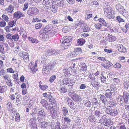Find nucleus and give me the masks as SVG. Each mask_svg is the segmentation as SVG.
I'll return each mask as SVG.
<instances>
[{
  "label": "nucleus",
  "instance_id": "f257e3e1",
  "mask_svg": "<svg viewBox=\"0 0 129 129\" xmlns=\"http://www.w3.org/2000/svg\"><path fill=\"white\" fill-rule=\"evenodd\" d=\"M123 97L120 95L117 98V100L119 104L122 106L125 105L128 103L129 94L127 92H124L123 93Z\"/></svg>",
  "mask_w": 129,
  "mask_h": 129
},
{
  "label": "nucleus",
  "instance_id": "f03ea898",
  "mask_svg": "<svg viewBox=\"0 0 129 129\" xmlns=\"http://www.w3.org/2000/svg\"><path fill=\"white\" fill-rule=\"evenodd\" d=\"M72 39L70 37H66L60 40L61 43V45L64 47V48H67L72 44Z\"/></svg>",
  "mask_w": 129,
  "mask_h": 129
},
{
  "label": "nucleus",
  "instance_id": "7ed1b4c3",
  "mask_svg": "<svg viewBox=\"0 0 129 129\" xmlns=\"http://www.w3.org/2000/svg\"><path fill=\"white\" fill-rule=\"evenodd\" d=\"M112 9L111 8L108 6L106 8L104 9V10L105 14L107 15V18L110 19H113L114 17V13Z\"/></svg>",
  "mask_w": 129,
  "mask_h": 129
},
{
  "label": "nucleus",
  "instance_id": "20e7f679",
  "mask_svg": "<svg viewBox=\"0 0 129 129\" xmlns=\"http://www.w3.org/2000/svg\"><path fill=\"white\" fill-rule=\"evenodd\" d=\"M112 9L111 8L108 6L106 8L104 9V10L105 14L107 15V18L110 19H113L114 17V13Z\"/></svg>",
  "mask_w": 129,
  "mask_h": 129
},
{
  "label": "nucleus",
  "instance_id": "39448f33",
  "mask_svg": "<svg viewBox=\"0 0 129 129\" xmlns=\"http://www.w3.org/2000/svg\"><path fill=\"white\" fill-rule=\"evenodd\" d=\"M39 12V10L36 7H30L27 11V13L29 16L37 15Z\"/></svg>",
  "mask_w": 129,
  "mask_h": 129
},
{
  "label": "nucleus",
  "instance_id": "423d86ee",
  "mask_svg": "<svg viewBox=\"0 0 129 129\" xmlns=\"http://www.w3.org/2000/svg\"><path fill=\"white\" fill-rule=\"evenodd\" d=\"M37 113L39 114L38 117V119L39 122H41V119H42L45 116L46 114L43 109L38 110L37 111Z\"/></svg>",
  "mask_w": 129,
  "mask_h": 129
},
{
  "label": "nucleus",
  "instance_id": "0eeeda50",
  "mask_svg": "<svg viewBox=\"0 0 129 129\" xmlns=\"http://www.w3.org/2000/svg\"><path fill=\"white\" fill-rule=\"evenodd\" d=\"M49 64H44L42 70V73L43 74H48L49 73Z\"/></svg>",
  "mask_w": 129,
  "mask_h": 129
},
{
  "label": "nucleus",
  "instance_id": "6e6552de",
  "mask_svg": "<svg viewBox=\"0 0 129 129\" xmlns=\"http://www.w3.org/2000/svg\"><path fill=\"white\" fill-rule=\"evenodd\" d=\"M19 55L20 57L23 58L25 61H28L29 59L28 55L26 52H21L19 54Z\"/></svg>",
  "mask_w": 129,
  "mask_h": 129
},
{
  "label": "nucleus",
  "instance_id": "1a4fd4ad",
  "mask_svg": "<svg viewBox=\"0 0 129 129\" xmlns=\"http://www.w3.org/2000/svg\"><path fill=\"white\" fill-rule=\"evenodd\" d=\"M24 16V14L19 11L15 12L14 14V18L17 19H19L21 17H23Z\"/></svg>",
  "mask_w": 129,
  "mask_h": 129
},
{
  "label": "nucleus",
  "instance_id": "9d476101",
  "mask_svg": "<svg viewBox=\"0 0 129 129\" xmlns=\"http://www.w3.org/2000/svg\"><path fill=\"white\" fill-rule=\"evenodd\" d=\"M70 95L72 99L75 102H78L79 101V96L76 94L74 92H71Z\"/></svg>",
  "mask_w": 129,
  "mask_h": 129
},
{
  "label": "nucleus",
  "instance_id": "9b49d317",
  "mask_svg": "<svg viewBox=\"0 0 129 129\" xmlns=\"http://www.w3.org/2000/svg\"><path fill=\"white\" fill-rule=\"evenodd\" d=\"M42 3V5L45 6L46 9H48L50 8V3L49 0H43Z\"/></svg>",
  "mask_w": 129,
  "mask_h": 129
},
{
  "label": "nucleus",
  "instance_id": "f8f14e48",
  "mask_svg": "<svg viewBox=\"0 0 129 129\" xmlns=\"http://www.w3.org/2000/svg\"><path fill=\"white\" fill-rule=\"evenodd\" d=\"M53 28L51 24H50L47 25L45 28L44 29V31L48 33H52V30H51ZM52 31L53 30H52Z\"/></svg>",
  "mask_w": 129,
  "mask_h": 129
},
{
  "label": "nucleus",
  "instance_id": "ddd939ff",
  "mask_svg": "<svg viewBox=\"0 0 129 129\" xmlns=\"http://www.w3.org/2000/svg\"><path fill=\"white\" fill-rule=\"evenodd\" d=\"M104 121H105L104 125L105 126H108L109 127L110 125H112V121L109 119V118L107 117L105 119Z\"/></svg>",
  "mask_w": 129,
  "mask_h": 129
},
{
  "label": "nucleus",
  "instance_id": "4468645a",
  "mask_svg": "<svg viewBox=\"0 0 129 129\" xmlns=\"http://www.w3.org/2000/svg\"><path fill=\"white\" fill-rule=\"evenodd\" d=\"M98 20L99 21L100 23H101V24H102L103 26L107 28L109 27V25L108 24L106 23L103 18H100L98 19Z\"/></svg>",
  "mask_w": 129,
  "mask_h": 129
},
{
  "label": "nucleus",
  "instance_id": "2eb2a0df",
  "mask_svg": "<svg viewBox=\"0 0 129 129\" xmlns=\"http://www.w3.org/2000/svg\"><path fill=\"white\" fill-rule=\"evenodd\" d=\"M88 119L91 122L93 123H95L96 120L94 115L92 113H90L89 114Z\"/></svg>",
  "mask_w": 129,
  "mask_h": 129
},
{
  "label": "nucleus",
  "instance_id": "dca6fc26",
  "mask_svg": "<svg viewBox=\"0 0 129 129\" xmlns=\"http://www.w3.org/2000/svg\"><path fill=\"white\" fill-rule=\"evenodd\" d=\"M64 74L67 77H69L71 76L70 71L68 68H66L63 70Z\"/></svg>",
  "mask_w": 129,
  "mask_h": 129
},
{
  "label": "nucleus",
  "instance_id": "f3484780",
  "mask_svg": "<svg viewBox=\"0 0 129 129\" xmlns=\"http://www.w3.org/2000/svg\"><path fill=\"white\" fill-rule=\"evenodd\" d=\"M116 8L117 10L120 12L121 13H124L125 10L123 7L120 5H118L116 6Z\"/></svg>",
  "mask_w": 129,
  "mask_h": 129
},
{
  "label": "nucleus",
  "instance_id": "a211bd4d",
  "mask_svg": "<svg viewBox=\"0 0 129 129\" xmlns=\"http://www.w3.org/2000/svg\"><path fill=\"white\" fill-rule=\"evenodd\" d=\"M106 38L107 41L110 42H113L116 39V38L115 37L112 35L107 36L106 37Z\"/></svg>",
  "mask_w": 129,
  "mask_h": 129
},
{
  "label": "nucleus",
  "instance_id": "6ab92c4d",
  "mask_svg": "<svg viewBox=\"0 0 129 129\" xmlns=\"http://www.w3.org/2000/svg\"><path fill=\"white\" fill-rule=\"evenodd\" d=\"M62 82L63 83L67 85H68L70 84L72 85L71 83H72V82L70 79L64 78L62 80Z\"/></svg>",
  "mask_w": 129,
  "mask_h": 129
},
{
  "label": "nucleus",
  "instance_id": "aec40b11",
  "mask_svg": "<svg viewBox=\"0 0 129 129\" xmlns=\"http://www.w3.org/2000/svg\"><path fill=\"white\" fill-rule=\"evenodd\" d=\"M105 92V95L106 97L109 99H110L112 98V92H111L110 89L107 90Z\"/></svg>",
  "mask_w": 129,
  "mask_h": 129
},
{
  "label": "nucleus",
  "instance_id": "412c9836",
  "mask_svg": "<svg viewBox=\"0 0 129 129\" xmlns=\"http://www.w3.org/2000/svg\"><path fill=\"white\" fill-rule=\"evenodd\" d=\"M31 65L32 66H30V69L32 71V72L33 74L35 73L36 71H37V63H35V64H33L31 63Z\"/></svg>",
  "mask_w": 129,
  "mask_h": 129
},
{
  "label": "nucleus",
  "instance_id": "4be33fe9",
  "mask_svg": "<svg viewBox=\"0 0 129 129\" xmlns=\"http://www.w3.org/2000/svg\"><path fill=\"white\" fill-rule=\"evenodd\" d=\"M118 50L119 51L121 52H126V49L125 47L122 45H119L117 47Z\"/></svg>",
  "mask_w": 129,
  "mask_h": 129
},
{
  "label": "nucleus",
  "instance_id": "5701e85b",
  "mask_svg": "<svg viewBox=\"0 0 129 129\" xmlns=\"http://www.w3.org/2000/svg\"><path fill=\"white\" fill-rule=\"evenodd\" d=\"M52 7H50V8H49V9H50L51 11L55 13H56L58 9V8L57 7V5L55 4H54L53 3H52Z\"/></svg>",
  "mask_w": 129,
  "mask_h": 129
},
{
  "label": "nucleus",
  "instance_id": "b1692460",
  "mask_svg": "<svg viewBox=\"0 0 129 129\" xmlns=\"http://www.w3.org/2000/svg\"><path fill=\"white\" fill-rule=\"evenodd\" d=\"M113 108L114 107L111 106H107L106 108V112L107 114L110 115Z\"/></svg>",
  "mask_w": 129,
  "mask_h": 129
},
{
  "label": "nucleus",
  "instance_id": "393cba45",
  "mask_svg": "<svg viewBox=\"0 0 129 129\" xmlns=\"http://www.w3.org/2000/svg\"><path fill=\"white\" fill-rule=\"evenodd\" d=\"M68 102L70 106L71 109H74L75 108V105L73 102L72 100H69L68 101Z\"/></svg>",
  "mask_w": 129,
  "mask_h": 129
},
{
  "label": "nucleus",
  "instance_id": "a878e982",
  "mask_svg": "<svg viewBox=\"0 0 129 129\" xmlns=\"http://www.w3.org/2000/svg\"><path fill=\"white\" fill-rule=\"evenodd\" d=\"M53 105L50 103L48 104V103L44 107H45L46 109L48 110L51 111L53 109Z\"/></svg>",
  "mask_w": 129,
  "mask_h": 129
},
{
  "label": "nucleus",
  "instance_id": "bb28decb",
  "mask_svg": "<svg viewBox=\"0 0 129 129\" xmlns=\"http://www.w3.org/2000/svg\"><path fill=\"white\" fill-rule=\"evenodd\" d=\"M14 6L11 5H9V7L6 9V10L9 13H12L14 10Z\"/></svg>",
  "mask_w": 129,
  "mask_h": 129
},
{
  "label": "nucleus",
  "instance_id": "cd10ccee",
  "mask_svg": "<svg viewBox=\"0 0 129 129\" xmlns=\"http://www.w3.org/2000/svg\"><path fill=\"white\" fill-rule=\"evenodd\" d=\"M110 91L113 93L114 92H116V84H111L110 86Z\"/></svg>",
  "mask_w": 129,
  "mask_h": 129
},
{
  "label": "nucleus",
  "instance_id": "c85d7f7f",
  "mask_svg": "<svg viewBox=\"0 0 129 129\" xmlns=\"http://www.w3.org/2000/svg\"><path fill=\"white\" fill-rule=\"evenodd\" d=\"M118 114V111L117 109L114 108L111 112L110 115L112 116H115Z\"/></svg>",
  "mask_w": 129,
  "mask_h": 129
},
{
  "label": "nucleus",
  "instance_id": "c756f323",
  "mask_svg": "<svg viewBox=\"0 0 129 129\" xmlns=\"http://www.w3.org/2000/svg\"><path fill=\"white\" fill-rule=\"evenodd\" d=\"M63 118L64 121V123L66 124V123H67V124H69L70 123L71 120L68 117L66 116L64 117H62V119Z\"/></svg>",
  "mask_w": 129,
  "mask_h": 129
},
{
  "label": "nucleus",
  "instance_id": "7c9ffc66",
  "mask_svg": "<svg viewBox=\"0 0 129 129\" xmlns=\"http://www.w3.org/2000/svg\"><path fill=\"white\" fill-rule=\"evenodd\" d=\"M116 128L117 129H126L125 125L123 124L120 123L117 124L116 125Z\"/></svg>",
  "mask_w": 129,
  "mask_h": 129
},
{
  "label": "nucleus",
  "instance_id": "2f4dec72",
  "mask_svg": "<svg viewBox=\"0 0 129 129\" xmlns=\"http://www.w3.org/2000/svg\"><path fill=\"white\" fill-rule=\"evenodd\" d=\"M80 66L81 67V70L84 71H86L87 67L86 64L82 63V64L80 65Z\"/></svg>",
  "mask_w": 129,
  "mask_h": 129
},
{
  "label": "nucleus",
  "instance_id": "473e14b6",
  "mask_svg": "<svg viewBox=\"0 0 129 129\" xmlns=\"http://www.w3.org/2000/svg\"><path fill=\"white\" fill-rule=\"evenodd\" d=\"M85 42V40L82 38L79 39L77 41L78 45H82L84 44Z\"/></svg>",
  "mask_w": 129,
  "mask_h": 129
},
{
  "label": "nucleus",
  "instance_id": "72a5a7b5",
  "mask_svg": "<svg viewBox=\"0 0 129 129\" xmlns=\"http://www.w3.org/2000/svg\"><path fill=\"white\" fill-rule=\"evenodd\" d=\"M28 39L30 41L33 43H38L39 42V41L37 40L36 39L34 38L31 37H28Z\"/></svg>",
  "mask_w": 129,
  "mask_h": 129
},
{
  "label": "nucleus",
  "instance_id": "f704fd0d",
  "mask_svg": "<svg viewBox=\"0 0 129 129\" xmlns=\"http://www.w3.org/2000/svg\"><path fill=\"white\" fill-rule=\"evenodd\" d=\"M7 86L6 85H4L2 86H0V92L1 93H3L7 90Z\"/></svg>",
  "mask_w": 129,
  "mask_h": 129
},
{
  "label": "nucleus",
  "instance_id": "c9c22d12",
  "mask_svg": "<svg viewBox=\"0 0 129 129\" xmlns=\"http://www.w3.org/2000/svg\"><path fill=\"white\" fill-rule=\"evenodd\" d=\"M57 2V6L58 7H62L63 5V0H56Z\"/></svg>",
  "mask_w": 129,
  "mask_h": 129
},
{
  "label": "nucleus",
  "instance_id": "e433bc0d",
  "mask_svg": "<svg viewBox=\"0 0 129 129\" xmlns=\"http://www.w3.org/2000/svg\"><path fill=\"white\" fill-rule=\"evenodd\" d=\"M91 85L93 87H96L97 89L99 88V86H100L99 83L96 81H92L91 83Z\"/></svg>",
  "mask_w": 129,
  "mask_h": 129
},
{
  "label": "nucleus",
  "instance_id": "4c0bfd02",
  "mask_svg": "<svg viewBox=\"0 0 129 129\" xmlns=\"http://www.w3.org/2000/svg\"><path fill=\"white\" fill-rule=\"evenodd\" d=\"M16 25V22L15 21L12 20L8 23V25L10 27H12L15 26Z\"/></svg>",
  "mask_w": 129,
  "mask_h": 129
},
{
  "label": "nucleus",
  "instance_id": "58836bf2",
  "mask_svg": "<svg viewBox=\"0 0 129 129\" xmlns=\"http://www.w3.org/2000/svg\"><path fill=\"white\" fill-rule=\"evenodd\" d=\"M49 100L50 102V103L54 105H56V101L52 96L49 98Z\"/></svg>",
  "mask_w": 129,
  "mask_h": 129
},
{
  "label": "nucleus",
  "instance_id": "ea45409f",
  "mask_svg": "<svg viewBox=\"0 0 129 129\" xmlns=\"http://www.w3.org/2000/svg\"><path fill=\"white\" fill-rule=\"evenodd\" d=\"M12 36V39L14 40L15 41H18L19 39V35L17 34L13 35Z\"/></svg>",
  "mask_w": 129,
  "mask_h": 129
},
{
  "label": "nucleus",
  "instance_id": "a19ab883",
  "mask_svg": "<svg viewBox=\"0 0 129 129\" xmlns=\"http://www.w3.org/2000/svg\"><path fill=\"white\" fill-rule=\"evenodd\" d=\"M42 119H41V122H40L41 123V127H42L45 126H47L49 124L48 122H45L43 121V120H42Z\"/></svg>",
  "mask_w": 129,
  "mask_h": 129
},
{
  "label": "nucleus",
  "instance_id": "79ce46f5",
  "mask_svg": "<svg viewBox=\"0 0 129 129\" xmlns=\"http://www.w3.org/2000/svg\"><path fill=\"white\" fill-rule=\"evenodd\" d=\"M84 105L87 107H90L91 105V103L88 101H84Z\"/></svg>",
  "mask_w": 129,
  "mask_h": 129
},
{
  "label": "nucleus",
  "instance_id": "37998d69",
  "mask_svg": "<svg viewBox=\"0 0 129 129\" xmlns=\"http://www.w3.org/2000/svg\"><path fill=\"white\" fill-rule=\"evenodd\" d=\"M55 50L53 49H50L47 50V53L49 55H53V53L55 52Z\"/></svg>",
  "mask_w": 129,
  "mask_h": 129
},
{
  "label": "nucleus",
  "instance_id": "c03bdc74",
  "mask_svg": "<svg viewBox=\"0 0 129 129\" xmlns=\"http://www.w3.org/2000/svg\"><path fill=\"white\" fill-rule=\"evenodd\" d=\"M62 111L63 115L64 116H66L67 115V113L68 112L67 109L66 107H63L62 109Z\"/></svg>",
  "mask_w": 129,
  "mask_h": 129
},
{
  "label": "nucleus",
  "instance_id": "a18cd8bd",
  "mask_svg": "<svg viewBox=\"0 0 129 129\" xmlns=\"http://www.w3.org/2000/svg\"><path fill=\"white\" fill-rule=\"evenodd\" d=\"M15 119V120L17 122H19L20 121V117L19 114V113H16Z\"/></svg>",
  "mask_w": 129,
  "mask_h": 129
},
{
  "label": "nucleus",
  "instance_id": "49530a36",
  "mask_svg": "<svg viewBox=\"0 0 129 129\" xmlns=\"http://www.w3.org/2000/svg\"><path fill=\"white\" fill-rule=\"evenodd\" d=\"M94 26L96 29H99L101 28L102 25L100 23H98L95 24Z\"/></svg>",
  "mask_w": 129,
  "mask_h": 129
},
{
  "label": "nucleus",
  "instance_id": "de8ad7c7",
  "mask_svg": "<svg viewBox=\"0 0 129 129\" xmlns=\"http://www.w3.org/2000/svg\"><path fill=\"white\" fill-rule=\"evenodd\" d=\"M39 87L42 90H45L48 87V86L46 85H39Z\"/></svg>",
  "mask_w": 129,
  "mask_h": 129
},
{
  "label": "nucleus",
  "instance_id": "09e8293b",
  "mask_svg": "<svg viewBox=\"0 0 129 129\" xmlns=\"http://www.w3.org/2000/svg\"><path fill=\"white\" fill-rule=\"evenodd\" d=\"M116 19L119 22H124L125 21L122 18L120 17V16H118L117 17Z\"/></svg>",
  "mask_w": 129,
  "mask_h": 129
},
{
  "label": "nucleus",
  "instance_id": "8fccbe9b",
  "mask_svg": "<svg viewBox=\"0 0 129 129\" xmlns=\"http://www.w3.org/2000/svg\"><path fill=\"white\" fill-rule=\"evenodd\" d=\"M40 103L44 107L48 103L47 102L46 100L43 99H42L41 100Z\"/></svg>",
  "mask_w": 129,
  "mask_h": 129
},
{
  "label": "nucleus",
  "instance_id": "3c124183",
  "mask_svg": "<svg viewBox=\"0 0 129 129\" xmlns=\"http://www.w3.org/2000/svg\"><path fill=\"white\" fill-rule=\"evenodd\" d=\"M2 21L0 22V26L1 27H5L6 25V22L2 19H1Z\"/></svg>",
  "mask_w": 129,
  "mask_h": 129
},
{
  "label": "nucleus",
  "instance_id": "603ef678",
  "mask_svg": "<svg viewBox=\"0 0 129 129\" xmlns=\"http://www.w3.org/2000/svg\"><path fill=\"white\" fill-rule=\"evenodd\" d=\"M55 129H61L59 122H57L55 124Z\"/></svg>",
  "mask_w": 129,
  "mask_h": 129
},
{
  "label": "nucleus",
  "instance_id": "864d4df0",
  "mask_svg": "<svg viewBox=\"0 0 129 129\" xmlns=\"http://www.w3.org/2000/svg\"><path fill=\"white\" fill-rule=\"evenodd\" d=\"M56 78V76L55 75H53L50 78L49 81L50 82L52 83L53 82L54 80Z\"/></svg>",
  "mask_w": 129,
  "mask_h": 129
},
{
  "label": "nucleus",
  "instance_id": "5fc2aeb1",
  "mask_svg": "<svg viewBox=\"0 0 129 129\" xmlns=\"http://www.w3.org/2000/svg\"><path fill=\"white\" fill-rule=\"evenodd\" d=\"M2 18L6 22L8 21L9 18L8 16L6 15L3 14L2 15Z\"/></svg>",
  "mask_w": 129,
  "mask_h": 129
},
{
  "label": "nucleus",
  "instance_id": "6e6d98bb",
  "mask_svg": "<svg viewBox=\"0 0 129 129\" xmlns=\"http://www.w3.org/2000/svg\"><path fill=\"white\" fill-rule=\"evenodd\" d=\"M60 20L59 19L58 20L57 19H54L52 21V23L54 24H57L60 21Z\"/></svg>",
  "mask_w": 129,
  "mask_h": 129
},
{
  "label": "nucleus",
  "instance_id": "4d7b16f0",
  "mask_svg": "<svg viewBox=\"0 0 129 129\" xmlns=\"http://www.w3.org/2000/svg\"><path fill=\"white\" fill-rule=\"evenodd\" d=\"M128 82L127 81L126 82H124V87L126 89H127L129 87L128 85V82Z\"/></svg>",
  "mask_w": 129,
  "mask_h": 129
},
{
  "label": "nucleus",
  "instance_id": "13d9d810",
  "mask_svg": "<svg viewBox=\"0 0 129 129\" xmlns=\"http://www.w3.org/2000/svg\"><path fill=\"white\" fill-rule=\"evenodd\" d=\"M42 24L41 23L36 24L35 25V28L37 29L40 28L42 26Z\"/></svg>",
  "mask_w": 129,
  "mask_h": 129
},
{
  "label": "nucleus",
  "instance_id": "bf43d9fd",
  "mask_svg": "<svg viewBox=\"0 0 129 129\" xmlns=\"http://www.w3.org/2000/svg\"><path fill=\"white\" fill-rule=\"evenodd\" d=\"M121 65L119 63H116L114 64L113 67L115 68H117L118 69L120 68L121 67Z\"/></svg>",
  "mask_w": 129,
  "mask_h": 129
},
{
  "label": "nucleus",
  "instance_id": "052dcab7",
  "mask_svg": "<svg viewBox=\"0 0 129 129\" xmlns=\"http://www.w3.org/2000/svg\"><path fill=\"white\" fill-rule=\"evenodd\" d=\"M67 89L65 88L64 87H62L61 88L60 91L61 93H64L67 92Z\"/></svg>",
  "mask_w": 129,
  "mask_h": 129
},
{
  "label": "nucleus",
  "instance_id": "680f3d73",
  "mask_svg": "<svg viewBox=\"0 0 129 129\" xmlns=\"http://www.w3.org/2000/svg\"><path fill=\"white\" fill-rule=\"evenodd\" d=\"M95 114L96 117H99L100 116V115L101 114L100 112L99 111L96 110L95 112Z\"/></svg>",
  "mask_w": 129,
  "mask_h": 129
},
{
  "label": "nucleus",
  "instance_id": "e2e57ef3",
  "mask_svg": "<svg viewBox=\"0 0 129 129\" xmlns=\"http://www.w3.org/2000/svg\"><path fill=\"white\" fill-rule=\"evenodd\" d=\"M7 109L8 110L10 111H12L13 108L12 107V105L11 103H10L8 106L7 107Z\"/></svg>",
  "mask_w": 129,
  "mask_h": 129
},
{
  "label": "nucleus",
  "instance_id": "0e129e2a",
  "mask_svg": "<svg viewBox=\"0 0 129 129\" xmlns=\"http://www.w3.org/2000/svg\"><path fill=\"white\" fill-rule=\"evenodd\" d=\"M41 21V20L39 19L38 18H34L32 20L33 22H40Z\"/></svg>",
  "mask_w": 129,
  "mask_h": 129
},
{
  "label": "nucleus",
  "instance_id": "69168bd1",
  "mask_svg": "<svg viewBox=\"0 0 129 129\" xmlns=\"http://www.w3.org/2000/svg\"><path fill=\"white\" fill-rule=\"evenodd\" d=\"M16 99V102L17 103L18 102L20 101L21 99L20 95H17Z\"/></svg>",
  "mask_w": 129,
  "mask_h": 129
},
{
  "label": "nucleus",
  "instance_id": "338daca9",
  "mask_svg": "<svg viewBox=\"0 0 129 129\" xmlns=\"http://www.w3.org/2000/svg\"><path fill=\"white\" fill-rule=\"evenodd\" d=\"M18 75L17 73L16 74H13V77L15 80H17L18 78Z\"/></svg>",
  "mask_w": 129,
  "mask_h": 129
},
{
  "label": "nucleus",
  "instance_id": "774afa93",
  "mask_svg": "<svg viewBox=\"0 0 129 129\" xmlns=\"http://www.w3.org/2000/svg\"><path fill=\"white\" fill-rule=\"evenodd\" d=\"M7 71L8 72H9L11 73H13L14 72V71L13 70L12 68H10L7 69Z\"/></svg>",
  "mask_w": 129,
  "mask_h": 129
}]
</instances>
